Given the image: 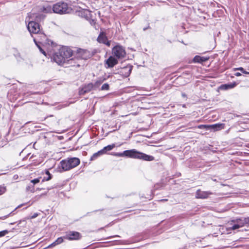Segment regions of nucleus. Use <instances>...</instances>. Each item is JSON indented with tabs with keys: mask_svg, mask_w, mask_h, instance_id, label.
Listing matches in <instances>:
<instances>
[{
	"mask_svg": "<svg viewBox=\"0 0 249 249\" xmlns=\"http://www.w3.org/2000/svg\"><path fill=\"white\" fill-rule=\"evenodd\" d=\"M44 44L46 46H51L52 47H53L56 46V44L54 42L48 39H46V41L44 42Z\"/></svg>",
	"mask_w": 249,
	"mask_h": 249,
	"instance_id": "nucleus-24",
	"label": "nucleus"
},
{
	"mask_svg": "<svg viewBox=\"0 0 249 249\" xmlns=\"http://www.w3.org/2000/svg\"><path fill=\"white\" fill-rule=\"evenodd\" d=\"M82 237L81 234L76 231H69L66 232V235L64 236V238L70 241L79 240Z\"/></svg>",
	"mask_w": 249,
	"mask_h": 249,
	"instance_id": "nucleus-7",
	"label": "nucleus"
},
{
	"mask_svg": "<svg viewBox=\"0 0 249 249\" xmlns=\"http://www.w3.org/2000/svg\"><path fill=\"white\" fill-rule=\"evenodd\" d=\"M161 201H162V200H161ZM163 201H167V199H163Z\"/></svg>",
	"mask_w": 249,
	"mask_h": 249,
	"instance_id": "nucleus-41",
	"label": "nucleus"
},
{
	"mask_svg": "<svg viewBox=\"0 0 249 249\" xmlns=\"http://www.w3.org/2000/svg\"><path fill=\"white\" fill-rule=\"evenodd\" d=\"M103 153L101 151V150L98 151L97 152L95 153L92 155V156L90 157V160H96L98 157L100 156L103 155Z\"/></svg>",
	"mask_w": 249,
	"mask_h": 249,
	"instance_id": "nucleus-20",
	"label": "nucleus"
},
{
	"mask_svg": "<svg viewBox=\"0 0 249 249\" xmlns=\"http://www.w3.org/2000/svg\"><path fill=\"white\" fill-rule=\"evenodd\" d=\"M244 223L245 224L249 226V217H248L244 219Z\"/></svg>",
	"mask_w": 249,
	"mask_h": 249,
	"instance_id": "nucleus-36",
	"label": "nucleus"
},
{
	"mask_svg": "<svg viewBox=\"0 0 249 249\" xmlns=\"http://www.w3.org/2000/svg\"><path fill=\"white\" fill-rule=\"evenodd\" d=\"M26 190L28 192L34 193L35 191V188L34 185H29L26 187Z\"/></svg>",
	"mask_w": 249,
	"mask_h": 249,
	"instance_id": "nucleus-27",
	"label": "nucleus"
},
{
	"mask_svg": "<svg viewBox=\"0 0 249 249\" xmlns=\"http://www.w3.org/2000/svg\"><path fill=\"white\" fill-rule=\"evenodd\" d=\"M71 8L68 6V4L64 2H59L53 5V10L54 13L59 14L69 13Z\"/></svg>",
	"mask_w": 249,
	"mask_h": 249,
	"instance_id": "nucleus-4",
	"label": "nucleus"
},
{
	"mask_svg": "<svg viewBox=\"0 0 249 249\" xmlns=\"http://www.w3.org/2000/svg\"><path fill=\"white\" fill-rule=\"evenodd\" d=\"M112 53L118 59L123 58L126 55L125 49L120 45H116L112 48Z\"/></svg>",
	"mask_w": 249,
	"mask_h": 249,
	"instance_id": "nucleus-6",
	"label": "nucleus"
},
{
	"mask_svg": "<svg viewBox=\"0 0 249 249\" xmlns=\"http://www.w3.org/2000/svg\"><path fill=\"white\" fill-rule=\"evenodd\" d=\"M6 191V187L0 185V196L4 194Z\"/></svg>",
	"mask_w": 249,
	"mask_h": 249,
	"instance_id": "nucleus-28",
	"label": "nucleus"
},
{
	"mask_svg": "<svg viewBox=\"0 0 249 249\" xmlns=\"http://www.w3.org/2000/svg\"><path fill=\"white\" fill-rule=\"evenodd\" d=\"M52 8L50 6H43L40 9L41 12L45 13H50L51 12Z\"/></svg>",
	"mask_w": 249,
	"mask_h": 249,
	"instance_id": "nucleus-23",
	"label": "nucleus"
},
{
	"mask_svg": "<svg viewBox=\"0 0 249 249\" xmlns=\"http://www.w3.org/2000/svg\"><path fill=\"white\" fill-rule=\"evenodd\" d=\"M40 178H35L34 179L31 180V182H32L33 184V185H34L35 184L39 182V181H40Z\"/></svg>",
	"mask_w": 249,
	"mask_h": 249,
	"instance_id": "nucleus-33",
	"label": "nucleus"
},
{
	"mask_svg": "<svg viewBox=\"0 0 249 249\" xmlns=\"http://www.w3.org/2000/svg\"><path fill=\"white\" fill-rule=\"evenodd\" d=\"M234 75H235L236 76L238 77V76H241V73H240V72H236V73L234 74Z\"/></svg>",
	"mask_w": 249,
	"mask_h": 249,
	"instance_id": "nucleus-39",
	"label": "nucleus"
},
{
	"mask_svg": "<svg viewBox=\"0 0 249 249\" xmlns=\"http://www.w3.org/2000/svg\"><path fill=\"white\" fill-rule=\"evenodd\" d=\"M123 71H125V70H128V71L126 73V74H125V76H128L129 75V74H130L131 73V69H129V68H128L127 67H125V68H124L123 69H122Z\"/></svg>",
	"mask_w": 249,
	"mask_h": 249,
	"instance_id": "nucleus-32",
	"label": "nucleus"
},
{
	"mask_svg": "<svg viewBox=\"0 0 249 249\" xmlns=\"http://www.w3.org/2000/svg\"><path fill=\"white\" fill-rule=\"evenodd\" d=\"M4 218L3 219H5V218H6L7 217V216H4Z\"/></svg>",
	"mask_w": 249,
	"mask_h": 249,
	"instance_id": "nucleus-42",
	"label": "nucleus"
},
{
	"mask_svg": "<svg viewBox=\"0 0 249 249\" xmlns=\"http://www.w3.org/2000/svg\"><path fill=\"white\" fill-rule=\"evenodd\" d=\"M29 160L31 162V164L34 166L37 165L41 162L40 157L34 155H33L30 158Z\"/></svg>",
	"mask_w": 249,
	"mask_h": 249,
	"instance_id": "nucleus-16",
	"label": "nucleus"
},
{
	"mask_svg": "<svg viewBox=\"0 0 249 249\" xmlns=\"http://www.w3.org/2000/svg\"><path fill=\"white\" fill-rule=\"evenodd\" d=\"M111 155L116 157H127L130 158L141 159L145 161H152L154 160V157L139 152L135 149L125 150L122 153L113 152Z\"/></svg>",
	"mask_w": 249,
	"mask_h": 249,
	"instance_id": "nucleus-2",
	"label": "nucleus"
},
{
	"mask_svg": "<svg viewBox=\"0 0 249 249\" xmlns=\"http://www.w3.org/2000/svg\"><path fill=\"white\" fill-rule=\"evenodd\" d=\"M45 174L47 175V177H44L42 179V182L47 181L51 180L52 178V175L51 174L50 172L46 170L45 171Z\"/></svg>",
	"mask_w": 249,
	"mask_h": 249,
	"instance_id": "nucleus-21",
	"label": "nucleus"
},
{
	"mask_svg": "<svg viewBox=\"0 0 249 249\" xmlns=\"http://www.w3.org/2000/svg\"><path fill=\"white\" fill-rule=\"evenodd\" d=\"M64 236L58 237L54 242L49 245L47 248L53 247L57 245L60 244L64 242Z\"/></svg>",
	"mask_w": 249,
	"mask_h": 249,
	"instance_id": "nucleus-18",
	"label": "nucleus"
},
{
	"mask_svg": "<svg viewBox=\"0 0 249 249\" xmlns=\"http://www.w3.org/2000/svg\"><path fill=\"white\" fill-rule=\"evenodd\" d=\"M196 127L199 129H209V125L207 124H200L197 126Z\"/></svg>",
	"mask_w": 249,
	"mask_h": 249,
	"instance_id": "nucleus-29",
	"label": "nucleus"
},
{
	"mask_svg": "<svg viewBox=\"0 0 249 249\" xmlns=\"http://www.w3.org/2000/svg\"><path fill=\"white\" fill-rule=\"evenodd\" d=\"M115 147V144L113 143L110 145H108L104 147L102 149L100 150L103 155L106 154L107 151H111L113 148Z\"/></svg>",
	"mask_w": 249,
	"mask_h": 249,
	"instance_id": "nucleus-19",
	"label": "nucleus"
},
{
	"mask_svg": "<svg viewBox=\"0 0 249 249\" xmlns=\"http://www.w3.org/2000/svg\"><path fill=\"white\" fill-rule=\"evenodd\" d=\"M209 57L201 56L199 55H196L193 60V62L202 64L203 63L208 61Z\"/></svg>",
	"mask_w": 249,
	"mask_h": 249,
	"instance_id": "nucleus-14",
	"label": "nucleus"
},
{
	"mask_svg": "<svg viewBox=\"0 0 249 249\" xmlns=\"http://www.w3.org/2000/svg\"><path fill=\"white\" fill-rule=\"evenodd\" d=\"M209 129H213L214 131H217L224 129L225 124L222 123H218L209 125Z\"/></svg>",
	"mask_w": 249,
	"mask_h": 249,
	"instance_id": "nucleus-15",
	"label": "nucleus"
},
{
	"mask_svg": "<svg viewBox=\"0 0 249 249\" xmlns=\"http://www.w3.org/2000/svg\"><path fill=\"white\" fill-rule=\"evenodd\" d=\"M73 55L78 59L87 60L91 58L93 55V53L87 49L77 48L76 51H74Z\"/></svg>",
	"mask_w": 249,
	"mask_h": 249,
	"instance_id": "nucleus-5",
	"label": "nucleus"
},
{
	"mask_svg": "<svg viewBox=\"0 0 249 249\" xmlns=\"http://www.w3.org/2000/svg\"><path fill=\"white\" fill-rule=\"evenodd\" d=\"M212 194L213 193L210 191H203L198 189L196 192V197L199 199H206Z\"/></svg>",
	"mask_w": 249,
	"mask_h": 249,
	"instance_id": "nucleus-11",
	"label": "nucleus"
},
{
	"mask_svg": "<svg viewBox=\"0 0 249 249\" xmlns=\"http://www.w3.org/2000/svg\"><path fill=\"white\" fill-rule=\"evenodd\" d=\"M89 23L92 26H95V25L96 24V20L93 19H90L89 20Z\"/></svg>",
	"mask_w": 249,
	"mask_h": 249,
	"instance_id": "nucleus-35",
	"label": "nucleus"
},
{
	"mask_svg": "<svg viewBox=\"0 0 249 249\" xmlns=\"http://www.w3.org/2000/svg\"><path fill=\"white\" fill-rule=\"evenodd\" d=\"M120 237V236L117 235H112V236L107 237L105 238V239H110V238H114V237Z\"/></svg>",
	"mask_w": 249,
	"mask_h": 249,
	"instance_id": "nucleus-38",
	"label": "nucleus"
},
{
	"mask_svg": "<svg viewBox=\"0 0 249 249\" xmlns=\"http://www.w3.org/2000/svg\"><path fill=\"white\" fill-rule=\"evenodd\" d=\"M28 29L30 33L38 34L40 32V25L35 21H30L27 26Z\"/></svg>",
	"mask_w": 249,
	"mask_h": 249,
	"instance_id": "nucleus-9",
	"label": "nucleus"
},
{
	"mask_svg": "<svg viewBox=\"0 0 249 249\" xmlns=\"http://www.w3.org/2000/svg\"><path fill=\"white\" fill-rule=\"evenodd\" d=\"M8 233V231L6 230L0 231V237H3Z\"/></svg>",
	"mask_w": 249,
	"mask_h": 249,
	"instance_id": "nucleus-34",
	"label": "nucleus"
},
{
	"mask_svg": "<svg viewBox=\"0 0 249 249\" xmlns=\"http://www.w3.org/2000/svg\"><path fill=\"white\" fill-rule=\"evenodd\" d=\"M93 89H94L93 83H89L88 84H85L79 88V95H84L91 91Z\"/></svg>",
	"mask_w": 249,
	"mask_h": 249,
	"instance_id": "nucleus-8",
	"label": "nucleus"
},
{
	"mask_svg": "<svg viewBox=\"0 0 249 249\" xmlns=\"http://www.w3.org/2000/svg\"><path fill=\"white\" fill-rule=\"evenodd\" d=\"M105 80V78L104 79H100L97 81H95V83L93 84L94 86V89H96L99 88L100 85L103 83L104 80Z\"/></svg>",
	"mask_w": 249,
	"mask_h": 249,
	"instance_id": "nucleus-22",
	"label": "nucleus"
},
{
	"mask_svg": "<svg viewBox=\"0 0 249 249\" xmlns=\"http://www.w3.org/2000/svg\"><path fill=\"white\" fill-rule=\"evenodd\" d=\"M35 17L37 20H40L44 18L45 15L41 14V15H38L37 16H36Z\"/></svg>",
	"mask_w": 249,
	"mask_h": 249,
	"instance_id": "nucleus-31",
	"label": "nucleus"
},
{
	"mask_svg": "<svg viewBox=\"0 0 249 249\" xmlns=\"http://www.w3.org/2000/svg\"><path fill=\"white\" fill-rule=\"evenodd\" d=\"M109 85L107 83L104 84L101 88V90H108L109 89Z\"/></svg>",
	"mask_w": 249,
	"mask_h": 249,
	"instance_id": "nucleus-26",
	"label": "nucleus"
},
{
	"mask_svg": "<svg viewBox=\"0 0 249 249\" xmlns=\"http://www.w3.org/2000/svg\"><path fill=\"white\" fill-rule=\"evenodd\" d=\"M244 226V224H241V225H239V224H234L233 225L232 227L231 228V230H236L240 227H242Z\"/></svg>",
	"mask_w": 249,
	"mask_h": 249,
	"instance_id": "nucleus-30",
	"label": "nucleus"
},
{
	"mask_svg": "<svg viewBox=\"0 0 249 249\" xmlns=\"http://www.w3.org/2000/svg\"><path fill=\"white\" fill-rule=\"evenodd\" d=\"M41 35L43 36V38H46V35L44 34H41Z\"/></svg>",
	"mask_w": 249,
	"mask_h": 249,
	"instance_id": "nucleus-40",
	"label": "nucleus"
},
{
	"mask_svg": "<svg viewBox=\"0 0 249 249\" xmlns=\"http://www.w3.org/2000/svg\"><path fill=\"white\" fill-rule=\"evenodd\" d=\"M233 70H234V71H242L244 74H249V72L245 71L244 70V69L243 68H242V67H239V68H234Z\"/></svg>",
	"mask_w": 249,
	"mask_h": 249,
	"instance_id": "nucleus-25",
	"label": "nucleus"
},
{
	"mask_svg": "<svg viewBox=\"0 0 249 249\" xmlns=\"http://www.w3.org/2000/svg\"><path fill=\"white\" fill-rule=\"evenodd\" d=\"M38 48L39 49L40 51L45 56H46V54L45 52L39 46L37 45Z\"/></svg>",
	"mask_w": 249,
	"mask_h": 249,
	"instance_id": "nucleus-37",
	"label": "nucleus"
},
{
	"mask_svg": "<svg viewBox=\"0 0 249 249\" xmlns=\"http://www.w3.org/2000/svg\"><path fill=\"white\" fill-rule=\"evenodd\" d=\"M97 40L98 42L104 44L108 47L110 45V42L108 40L107 37L106 36L105 33L104 32H102L100 33L97 37Z\"/></svg>",
	"mask_w": 249,
	"mask_h": 249,
	"instance_id": "nucleus-12",
	"label": "nucleus"
},
{
	"mask_svg": "<svg viewBox=\"0 0 249 249\" xmlns=\"http://www.w3.org/2000/svg\"><path fill=\"white\" fill-rule=\"evenodd\" d=\"M118 63V61L117 58L113 56H110L104 62L105 67L107 69L111 68L114 67Z\"/></svg>",
	"mask_w": 249,
	"mask_h": 249,
	"instance_id": "nucleus-10",
	"label": "nucleus"
},
{
	"mask_svg": "<svg viewBox=\"0 0 249 249\" xmlns=\"http://www.w3.org/2000/svg\"><path fill=\"white\" fill-rule=\"evenodd\" d=\"M78 15L82 18H84L88 19L90 15V13L89 10L84 9L78 12Z\"/></svg>",
	"mask_w": 249,
	"mask_h": 249,
	"instance_id": "nucleus-17",
	"label": "nucleus"
},
{
	"mask_svg": "<svg viewBox=\"0 0 249 249\" xmlns=\"http://www.w3.org/2000/svg\"><path fill=\"white\" fill-rule=\"evenodd\" d=\"M73 51L70 47L62 46L60 48L58 51L54 53L53 59L54 62L59 65L68 67L66 66L69 64L70 66L79 67V64H75V59L71 58L73 55Z\"/></svg>",
	"mask_w": 249,
	"mask_h": 249,
	"instance_id": "nucleus-1",
	"label": "nucleus"
},
{
	"mask_svg": "<svg viewBox=\"0 0 249 249\" xmlns=\"http://www.w3.org/2000/svg\"><path fill=\"white\" fill-rule=\"evenodd\" d=\"M237 84H238L236 82H233L228 84H222L220 86L219 89L223 90H228L235 88L237 85Z\"/></svg>",
	"mask_w": 249,
	"mask_h": 249,
	"instance_id": "nucleus-13",
	"label": "nucleus"
},
{
	"mask_svg": "<svg viewBox=\"0 0 249 249\" xmlns=\"http://www.w3.org/2000/svg\"><path fill=\"white\" fill-rule=\"evenodd\" d=\"M80 163V160L78 158H68L60 162L59 169L60 172L69 171Z\"/></svg>",
	"mask_w": 249,
	"mask_h": 249,
	"instance_id": "nucleus-3",
	"label": "nucleus"
}]
</instances>
